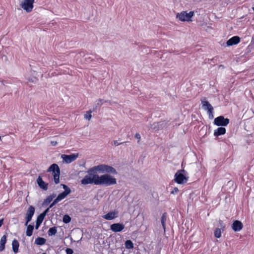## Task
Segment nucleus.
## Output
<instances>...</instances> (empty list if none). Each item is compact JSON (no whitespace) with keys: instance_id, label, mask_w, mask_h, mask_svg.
<instances>
[{"instance_id":"obj_37","label":"nucleus","mask_w":254,"mask_h":254,"mask_svg":"<svg viewBox=\"0 0 254 254\" xmlns=\"http://www.w3.org/2000/svg\"><path fill=\"white\" fill-rule=\"evenodd\" d=\"M65 252L66 254H73V251L71 248H66L65 249Z\"/></svg>"},{"instance_id":"obj_43","label":"nucleus","mask_w":254,"mask_h":254,"mask_svg":"<svg viewBox=\"0 0 254 254\" xmlns=\"http://www.w3.org/2000/svg\"><path fill=\"white\" fill-rule=\"evenodd\" d=\"M51 144L52 146H56L58 144V142L56 141H51Z\"/></svg>"},{"instance_id":"obj_8","label":"nucleus","mask_w":254,"mask_h":254,"mask_svg":"<svg viewBox=\"0 0 254 254\" xmlns=\"http://www.w3.org/2000/svg\"><path fill=\"white\" fill-rule=\"evenodd\" d=\"M34 2V0H23L20 5L26 12H30L33 8Z\"/></svg>"},{"instance_id":"obj_9","label":"nucleus","mask_w":254,"mask_h":254,"mask_svg":"<svg viewBox=\"0 0 254 254\" xmlns=\"http://www.w3.org/2000/svg\"><path fill=\"white\" fill-rule=\"evenodd\" d=\"M78 156V153H72L69 155L63 154L61 158L63 162L67 164H69L75 160Z\"/></svg>"},{"instance_id":"obj_36","label":"nucleus","mask_w":254,"mask_h":254,"mask_svg":"<svg viewBox=\"0 0 254 254\" xmlns=\"http://www.w3.org/2000/svg\"><path fill=\"white\" fill-rule=\"evenodd\" d=\"M179 191V190L178 188L175 187L173 189V190L171 191L170 193L172 194H177Z\"/></svg>"},{"instance_id":"obj_47","label":"nucleus","mask_w":254,"mask_h":254,"mask_svg":"<svg viewBox=\"0 0 254 254\" xmlns=\"http://www.w3.org/2000/svg\"><path fill=\"white\" fill-rule=\"evenodd\" d=\"M105 103H108L110 105H112V102L110 100H105Z\"/></svg>"},{"instance_id":"obj_25","label":"nucleus","mask_w":254,"mask_h":254,"mask_svg":"<svg viewBox=\"0 0 254 254\" xmlns=\"http://www.w3.org/2000/svg\"><path fill=\"white\" fill-rule=\"evenodd\" d=\"M166 218H167V213L166 212L164 213L161 218V222L162 225V227L164 230H165L166 229Z\"/></svg>"},{"instance_id":"obj_31","label":"nucleus","mask_w":254,"mask_h":254,"mask_svg":"<svg viewBox=\"0 0 254 254\" xmlns=\"http://www.w3.org/2000/svg\"><path fill=\"white\" fill-rule=\"evenodd\" d=\"M218 222H219V226L220 227V229H221L222 230V231L223 232L225 229V227H226L225 224L223 223V221L221 220H219Z\"/></svg>"},{"instance_id":"obj_10","label":"nucleus","mask_w":254,"mask_h":254,"mask_svg":"<svg viewBox=\"0 0 254 254\" xmlns=\"http://www.w3.org/2000/svg\"><path fill=\"white\" fill-rule=\"evenodd\" d=\"M125 228V225L122 223H113L110 226V230L114 232H122Z\"/></svg>"},{"instance_id":"obj_17","label":"nucleus","mask_w":254,"mask_h":254,"mask_svg":"<svg viewBox=\"0 0 254 254\" xmlns=\"http://www.w3.org/2000/svg\"><path fill=\"white\" fill-rule=\"evenodd\" d=\"M27 229L26 231V235L28 237H30L32 235L33 230L34 229L35 226L34 225L32 224H27Z\"/></svg>"},{"instance_id":"obj_27","label":"nucleus","mask_w":254,"mask_h":254,"mask_svg":"<svg viewBox=\"0 0 254 254\" xmlns=\"http://www.w3.org/2000/svg\"><path fill=\"white\" fill-rule=\"evenodd\" d=\"M222 230L219 228L215 229L214 232V237L216 238H220L221 237Z\"/></svg>"},{"instance_id":"obj_11","label":"nucleus","mask_w":254,"mask_h":254,"mask_svg":"<svg viewBox=\"0 0 254 254\" xmlns=\"http://www.w3.org/2000/svg\"><path fill=\"white\" fill-rule=\"evenodd\" d=\"M38 187L43 190H47L48 188V183L45 182L42 179L41 174H39L36 180Z\"/></svg>"},{"instance_id":"obj_41","label":"nucleus","mask_w":254,"mask_h":254,"mask_svg":"<svg viewBox=\"0 0 254 254\" xmlns=\"http://www.w3.org/2000/svg\"><path fill=\"white\" fill-rule=\"evenodd\" d=\"M64 192L65 193V194H66L67 196L71 193V190L68 187V188L64 190Z\"/></svg>"},{"instance_id":"obj_46","label":"nucleus","mask_w":254,"mask_h":254,"mask_svg":"<svg viewBox=\"0 0 254 254\" xmlns=\"http://www.w3.org/2000/svg\"><path fill=\"white\" fill-rule=\"evenodd\" d=\"M4 219L2 218L0 219V227L2 226V225L3 224Z\"/></svg>"},{"instance_id":"obj_7","label":"nucleus","mask_w":254,"mask_h":254,"mask_svg":"<svg viewBox=\"0 0 254 254\" xmlns=\"http://www.w3.org/2000/svg\"><path fill=\"white\" fill-rule=\"evenodd\" d=\"M35 211V207L32 205H30L28 207L25 214V226H27L32 220Z\"/></svg>"},{"instance_id":"obj_45","label":"nucleus","mask_w":254,"mask_h":254,"mask_svg":"<svg viewBox=\"0 0 254 254\" xmlns=\"http://www.w3.org/2000/svg\"><path fill=\"white\" fill-rule=\"evenodd\" d=\"M98 101H99V102H100L101 103H102V105H103L104 103H105V100H104V99H98Z\"/></svg>"},{"instance_id":"obj_19","label":"nucleus","mask_w":254,"mask_h":254,"mask_svg":"<svg viewBox=\"0 0 254 254\" xmlns=\"http://www.w3.org/2000/svg\"><path fill=\"white\" fill-rule=\"evenodd\" d=\"M6 243V236L4 235L0 241V252L3 251L5 249V245Z\"/></svg>"},{"instance_id":"obj_44","label":"nucleus","mask_w":254,"mask_h":254,"mask_svg":"<svg viewBox=\"0 0 254 254\" xmlns=\"http://www.w3.org/2000/svg\"><path fill=\"white\" fill-rule=\"evenodd\" d=\"M61 186H62L63 188L64 189V190L68 188V187L65 184H62Z\"/></svg>"},{"instance_id":"obj_38","label":"nucleus","mask_w":254,"mask_h":254,"mask_svg":"<svg viewBox=\"0 0 254 254\" xmlns=\"http://www.w3.org/2000/svg\"><path fill=\"white\" fill-rule=\"evenodd\" d=\"M134 137L137 139V143H139L141 138V136L139 133H136Z\"/></svg>"},{"instance_id":"obj_42","label":"nucleus","mask_w":254,"mask_h":254,"mask_svg":"<svg viewBox=\"0 0 254 254\" xmlns=\"http://www.w3.org/2000/svg\"><path fill=\"white\" fill-rule=\"evenodd\" d=\"M37 80V79L35 78V77L33 78H29L28 81L32 83H35L36 81Z\"/></svg>"},{"instance_id":"obj_21","label":"nucleus","mask_w":254,"mask_h":254,"mask_svg":"<svg viewBox=\"0 0 254 254\" xmlns=\"http://www.w3.org/2000/svg\"><path fill=\"white\" fill-rule=\"evenodd\" d=\"M46 242V240L45 238L38 237L35 239V244L38 246H42L44 245Z\"/></svg>"},{"instance_id":"obj_30","label":"nucleus","mask_w":254,"mask_h":254,"mask_svg":"<svg viewBox=\"0 0 254 254\" xmlns=\"http://www.w3.org/2000/svg\"><path fill=\"white\" fill-rule=\"evenodd\" d=\"M66 196H67V195L66 194H65V193L64 191H63L58 194L57 198L60 201L62 199L65 198Z\"/></svg>"},{"instance_id":"obj_4","label":"nucleus","mask_w":254,"mask_h":254,"mask_svg":"<svg viewBox=\"0 0 254 254\" xmlns=\"http://www.w3.org/2000/svg\"><path fill=\"white\" fill-rule=\"evenodd\" d=\"M187 174L184 169L178 170L175 174L174 181L180 185L185 184L189 179V177L187 176Z\"/></svg>"},{"instance_id":"obj_24","label":"nucleus","mask_w":254,"mask_h":254,"mask_svg":"<svg viewBox=\"0 0 254 254\" xmlns=\"http://www.w3.org/2000/svg\"><path fill=\"white\" fill-rule=\"evenodd\" d=\"M125 248L127 249H132L134 248V245L132 242L130 240H127L125 243Z\"/></svg>"},{"instance_id":"obj_29","label":"nucleus","mask_w":254,"mask_h":254,"mask_svg":"<svg viewBox=\"0 0 254 254\" xmlns=\"http://www.w3.org/2000/svg\"><path fill=\"white\" fill-rule=\"evenodd\" d=\"M93 112L92 110H89L88 112H86V113L84 115V118L86 120L89 121L92 118L91 113Z\"/></svg>"},{"instance_id":"obj_18","label":"nucleus","mask_w":254,"mask_h":254,"mask_svg":"<svg viewBox=\"0 0 254 254\" xmlns=\"http://www.w3.org/2000/svg\"><path fill=\"white\" fill-rule=\"evenodd\" d=\"M19 247V244L18 241L16 239H14L12 242V249L15 254L18 253Z\"/></svg>"},{"instance_id":"obj_32","label":"nucleus","mask_w":254,"mask_h":254,"mask_svg":"<svg viewBox=\"0 0 254 254\" xmlns=\"http://www.w3.org/2000/svg\"><path fill=\"white\" fill-rule=\"evenodd\" d=\"M51 208L48 207L46 208L42 213H40L39 215L41 216L42 217L45 218V216L47 214V213L49 212V210Z\"/></svg>"},{"instance_id":"obj_1","label":"nucleus","mask_w":254,"mask_h":254,"mask_svg":"<svg viewBox=\"0 0 254 254\" xmlns=\"http://www.w3.org/2000/svg\"><path fill=\"white\" fill-rule=\"evenodd\" d=\"M87 172L88 175L85 176L81 180L82 185L94 184L108 187L117 184V179L113 176L108 174L98 175L94 166L89 168Z\"/></svg>"},{"instance_id":"obj_50","label":"nucleus","mask_w":254,"mask_h":254,"mask_svg":"<svg viewBox=\"0 0 254 254\" xmlns=\"http://www.w3.org/2000/svg\"><path fill=\"white\" fill-rule=\"evenodd\" d=\"M92 61H93L92 60H89V61H88V60H87V61H86V62H88V63H89V62H92Z\"/></svg>"},{"instance_id":"obj_55","label":"nucleus","mask_w":254,"mask_h":254,"mask_svg":"<svg viewBox=\"0 0 254 254\" xmlns=\"http://www.w3.org/2000/svg\"><path fill=\"white\" fill-rule=\"evenodd\" d=\"M253 10L254 11V7L253 8Z\"/></svg>"},{"instance_id":"obj_20","label":"nucleus","mask_w":254,"mask_h":254,"mask_svg":"<svg viewBox=\"0 0 254 254\" xmlns=\"http://www.w3.org/2000/svg\"><path fill=\"white\" fill-rule=\"evenodd\" d=\"M44 219V217H42L41 216L39 215L36 219V224L35 225V228L36 230H38L41 224L43 222V220Z\"/></svg>"},{"instance_id":"obj_15","label":"nucleus","mask_w":254,"mask_h":254,"mask_svg":"<svg viewBox=\"0 0 254 254\" xmlns=\"http://www.w3.org/2000/svg\"><path fill=\"white\" fill-rule=\"evenodd\" d=\"M240 42V38L239 36H233L229 39L227 42L226 44L228 46H231L234 45H236L238 44Z\"/></svg>"},{"instance_id":"obj_14","label":"nucleus","mask_w":254,"mask_h":254,"mask_svg":"<svg viewBox=\"0 0 254 254\" xmlns=\"http://www.w3.org/2000/svg\"><path fill=\"white\" fill-rule=\"evenodd\" d=\"M206 98H204L203 100H201V103L202 105V108L204 110L207 111V112L210 111L211 110H214L213 107L209 103V102L205 100Z\"/></svg>"},{"instance_id":"obj_53","label":"nucleus","mask_w":254,"mask_h":254,"mask_svg":"<svg viewBox=\"0 0 254 254\" xmlns=\"http://www.w3.org/2000/svg\"><path fill=\"white\" fill-rule=\"evenodd\" d=\"M253 41H254V37H253V39H252V42H253Z\"/></svg>"},{"instance_id":"obj_52","label":"nucleus","mask_w":254,"mask_h":254,"mask_svg":"<svg viewBox=\"0 0 254 254\" xmlns=\"http://www.w3.org/2000/svg\"><path fill=\"white\" fill-rule=\"evenodd\" d=\"M0 82L2 83V84L4 85V84H3V80H1V81H0Z\"/></svg>"},{"instance_id":"obj_33","label":"nucleus","mask_w":254,"mask_h":254,"mask_svg":"<svg viewBox=\"0 0 254 254\" xmlns=\"http://www.w3.org/2000/svg\"><path fill=\"white\" fill-rule=\"evenodd\" d=\"M60 201L58 200V199L56 197L53 201L50 204L49 208H52L54 206H55L57 203H58Z\"/></svg>"},{"instance_id":"obj_34","label":"nucleus","mask_w":254,"mask_h":254,"mask_svg":"<svg viewBox=\"0 0 254 254\" xmlns=\"http://www.w3.org/2000/svg\"><path fill=\"white\" fill-rule=\"evenodd\" d=\"M126 143L127 142H119L118 140H114L113 142H112V144H114L115 146H118L120 144H123Z\"/></svg>"},{"instance_id":"obj_40","label":"nucleus","mask_w":254,"mask_h":254,"mask_svg":"<svg viewBox=\"0 0 254 254\" xmlns=\"http://www.w3.org/2000/svg\"><path fill=\"white\" fill-rule=\"evenodd\" d=\"M151 128H153V129H158V123H154L151 127Z\"/></svg>"},{"instance_id":"obj_54","label":"nucleus","mask_w":254,"mask_h":254,"mask_svg":"<svg viewBox=\"0 0 254 254\" xmlns=\"http://www.w3.org/2000/svg\"><path fill=\"white\" fill-rule=\"evenodd\" d=\"M47 254V253H42V254Z\"/></svg>"},{"instance_id":"obj_12","label":"nucleus","mask_w":254,"mask_h":254,"mask_svg":"<svg viewBox=\"0 0 254 254\" xmlns=\"http://www.w3.org/2000/svg\"><path fill=\"white\" fill-rule=\"evenodd\" d=\"M243 226V224L241 221L236 220L233 221L231 225V228L234 232H236L242 230Z\"/></svg>"},{"instance_id":"obj_5","label":"nucleus","mask_w":254,"mask_h":254,"mask_svg":"<svg viewBox=\"0 0 254 254\" xmlns=\"http://www.w3.org/2000/svg\"><path fill=\"white\" fill-rule=\"evenodd\" d=\"M194 12L192 11L187 13L186 11H183L180 13H178L177 18L182 21H191V18L193 16Z\"/></svg>"},{"instance_id":"obj_51","label":"nucleus","mask_w":254,"mask_h":254,"mask_svg":"<svg viewBox=\"0 0 254 254\" xmlns=\"http://www.w3.org/2000/svg\"><path fill=\"white\" fill-rule=\"evenodd\" d=\"M85 59H88V60H90V57H89V58L85 57Z\"/></svg>"},{"instance_id":"obj_39","label":"nucleus","mask_w":254,"mask_h":254,"mask_svg":"<svg viewBox=\"0 0 254 254\" xmlns=\"http://www.w3.org/2000/svg\"><path fill=\"white\" fill-rule=\"evenodd\" d=\"M30 66L31 67V70H32L34 72V73H33V75L34 76H38L37 72L35 70V68H34L32 66L31 64H30Z\"/></svg>"},{"instance_id":"obj_49","label":"nucleus","mask_w":254,"mask_h":254,"mask_svg":"<svg viewBox=\"0 0 254 254\" xmlns=\"http://www.w3.org/2000/svg\"><path fill=\"white\" fill-rule=\"evenodd\" d=\"M98 62L99 63H102V62H103V59H100V61H99Z\"/></svg>"},{"instance_id":"obj_26","label":"nucleus","mask_w":254,"mask_h":254,"mask_svg":"<svg viewBox=\"0 0 254 254\" xmlns=\"http://www.w3.org/2000/svg\"><path fill=\"white\" fill-rule=\"evenodd\" d=\"M71 220V217L68 214H65L63 217V222L65 224H68Z\"/></svg>"},{"instance_id":"obj_23","label":"nucleus","mask_w":254,"mask_h":254,"mask_svg":"<svg viewBox=\"0 0 254 254\" xmlns=\"http://www.w3.org/2000/svg\"><path fill=\"white\" fill-rule=\"evenodd\" d=\"M57 233V227L56 226L51 227L48 231V234L49 236H52L55 235Z\"/></svg>"},{"instance_id":"obj_35","label":"nucleus","mask_w":254,"mask_h":254,"mask_svg":"<svg viewBox=\"0 0 254 254\" xmlns=\"http://www.w3.org/2000/svg\"><path fill=\"white\" fill-rule=\"evenodd\" d=\"M207 113L208 114V117L210 120H212L214 118L213 110L208 111V112H207Z\"/></svg>"},{"instance_id":"obj_6","label":"nucleus","mask_w":254,"mask_h":254,"mask_svg":"<svg viewBox=\"0 0 254 254\" xmlns=\"http://www.w3.org/2000/svg\"><path fill=\"white\" fill-rule=\"evenodd\" d=\"M230 123V120L228 118H225L223 116H220L215 118L213 124L218 127H226Z\"/></svg>"},{"instance_id":"obj_28","label":"nucleus","mask_w":254,"mask_h":254,"mask_svg":"<svg viewBox=\"0 0 254 254\" xmlns=\"http://www.w3.org/2000/svg\"><path fill=\"white\" fill-rule=\"evenodd\" d=\"M102 103L99 102L98 101V100H97L93 107V109H92L93 111L96 112L97 109L100 108L102 106Z\"/></svg>"},{"instance_id":"obj_16","label":"nucleus","mask_w":254,"mask_h":254,"mask_svg":"<svg viewBox=\"0 0 254 254\" xmlns=\"http://www.w3.org/2000/svg\"><path fill=\"white\" fill-rule=\"evenodd\" d=\"M226 132V129L225 127H219L214 130V136L218 137L220 135H222L225 134Z\"/></svg>"},{"instance_id":"obj_13","label":"nucleus","mask_w":254,"mask_h":254,"mask_svg":"<svg viewBox=\"0 0 254 254\" xmlns=\"http://www.w3.org/2000/svg\"><path fill=\"white\" fill-rule=\"evenodd\" d=\"M119 212L117 210L111 211L103 216V218L107 220H113L118 216Z\"/></svg>"},{"instance_id":"obj_2","label":"nucleus","mask_w":254,"mask_h":254,"mask_svg":"<svg viewBox=\"0 0 254 254\" xmlns=\"http://www.w3.org/2000/svg\"><path fill=\"white\" fill-rule=\"evenodd\" d=\"M94 167L95 171H97L99 173L110 175L118 174V172L115 168L107 164H100Z\"/></svg>"},{"instance_id":"obj_22","label":"nucleus","mask_w":254,"mask_h":254,"mask_svg":"<svg viewBox=\"0 0 254 254\" xmlns=\"http://www.w3.org/2000/svg\"><path fill=\"white\" fill-rule=\"evenodd\" d=\"M56 196V194L54 193L48 196L44 200L43 204L45 205L49 204Z\"/></svg>"},{"instance_id":"obj_3","label":"nucleus","mask_w":254,"mask_h":254,"mask_svg":"<svg viewBox=\"0 0 254 254\" xmlns=\"http://www.w3.org/2000/svg\"><path fill=\"white\" fill-rule=\"evenodd\" d=\"M47 172H51L54 177V180L56 184L60 183V176L61 170L59 166L56 163H53L50 166L46 171Z\"/></svg>"},{"instance_id":"obj_48","label":"nucleus","mask_w":254,"mask_h":254,"mask_svg":"<svg viewBox=\"0 0 254 254\" xmlns=\"http://www.w3.org/2000/svg\"><path fill=\"white\" fill-rule=\"evenodd\" d=\"M221 67L222 68H224V65L223 64H220V65L219 66V67L218 68H220Z\"/></svg>"}]
</instances>
